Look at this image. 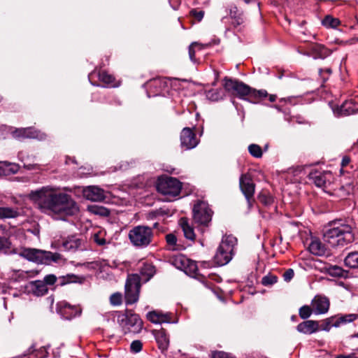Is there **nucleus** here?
Segmentation results:
<instances>
[{
	"label": "nucleus",
	"mask_w": 358,
	"mask_h": 358,
	"mask_svg": "<svg viewBox=\"0 0 358 358\" xmlns=\"http://www.w3.org/2000/svg\"><path fill=\"white\" fill-rule=\"evenodd\" d=\"M88 210L92 214L100 216L107 217L110 215V211L108 208L98 205L90 206Z\"/></svg>",
	"instance_id": "72a5a7b5"
},
{
	"label": "nucleus",
	"mask_w": 358,
	"mask_h": 358,
	"mask_svg": "<svg viewBox=\"0 0 358 358\" xmlns=\"http://www.w3.org/2000/svg\"><path fill=\"white\" fill-rule=\"evenodd\" d=\"M98 77L100 81L107 84L110 85L112 87H115V85L113 84L115 78L112 75L108 74L105 71H100L98 73Z\"/></svg>",
	"instance_id": "f704fd0d"
},
{
	"label": "nucleus",
	"mask_w": 358,
	"mask_h": 358,
	"mask_svg": "<svg viewBox=\"0 0 358 358\" xmlns=\"http://www.w3.org/2000/svg\"><path fill=\"white\" fill-rule=\"evenodd\" d=\"M324 241L334 248L344 246L355 240L353 227L348 224H340L326 230L323 234Z\"/></svg>",
	"instance_id": "f03ea898"
},
{
	"label": "nucleus",
	"mask_w": 358,
	"mask_h": 358,
	"mask_svg": "<svg viewBox=\"0 0 358 358\" xmlns=\"http://www.w3.org/2000/svg\"><path fill=\"white\" fill-rule=\"evenodd\" d=\"M213 211L204 201H198L193 208V220L198 225L208 226L211 222Z\"/></svg>",
	"instance_id": "1a4fd4ad"
},
{
	"label": "nucleus",
	"mask_w": 358,
	"mask_h": 358,
	"mask_svg": "<svg viewBox=\"0 0 358 358\" xmlns=\"http://www.w3.org/2000/svg\"><path fill=\"white\" fill-rule=\"evenodd\" d=\"M350 162V158L348 156H344L341 161V167L343 169L347 166Z\"/></svg>",
	"instance_id": "13d9d810"
},
{
	"label": "nucleus",
	"mask_w": 358,
	"mask_h": 358,
	"mask_svg": "<svg viewBox=\"0 0 358 358\" xmlns=\"http://www.w3.org/2000/svg\"><path fill=\"white\" fill-rule=\"evenodd\" d=\"M117 321L125 332L138 333L143 328V322L138 315L127 313L118 316Z\"/></svg>",
	"instance_id": "9d476101"
},
{
	"label": "nucleus",
	"mask_w": 358,
	"mask_h": 358,
	"mask_svg": "<svg viewBox=\"0 0 358 358\" xmlns=\"http://www.w3.org/2000/svg\"><path fill=\"white\" fill-rule=\"evenodd\" d=\"M275 99H276V96H275V95H273V94H272V95H270V96H269V101H270L271 102H273V101H275Z\"/></svg>",
	"instance_id": "e2e57ef3"
},
{
	"label": "nucleus",
	"mask_w": 358,
	"mask_h": 358,
	"mask_svg": "<svg viewBox=\"0 0 358 358\" xmlns=\"http://www.w3.org/2000/svg\"><path fill=\"white\" fill-rule=\"evenodd\" d=\"M199 143L196 134L189 127H185L180 133V145L185 150L195 148Z\"/></svg>",
	"instance_id": "f8f14e48"
},
{
	"label": "nucleus",
	"mask_w": 358,
	"mask_h": 358,
	"mask_svg": "<svg viewBox=\"0 0 358 358\" xmlns=\"http://www.w3.org/2000/svg\"><path fill=\"white\" fill-rule=\"evenodd\" d=\"M334 113L337 116H348L358 112V103L354 100L345 101L341 106L333 108Z\"/></svg>",
	"instance_id": "4468645a"
},
{
	"label": "nucleus",
	"mask_w": 358,
	"mask_h": 358,
	"mask_svg": "<svg viewBox=\"0 0 358 358\" xmlns=\"http://www.w3.org/2000/svg\"><path fill=\"white\" fill-rule=\"evenodd\" d=\"M237 239L232 235L224 236L214 256V262L217 266H224L232 259Z\"/></svg>",
	"instance_id": "39448f33"
},
{
	"label": "nucleus",
	"mask_w": 358,
	"mask_h": 358,
	"mask_svg": "<svg viewBox=\"0 0 358 358\" xmlns=\"http://www.w3.org/2000/svg\"><path fill=\"white\" fill-rule=\"evenodd\" d=\"M179 224L181 227L184 236L187 239L194 241L196 238L194 228L189 224V220L186 217H182L179 220Z\"/></svg>",
	"instance_id": "5701e85b"
},
{
	"label": "nucleus",
	"mask_w": 358,
	"mask_h": 358,
	"mask_svg": "<svg viewBox=\"0 0 358 358\" xmlns=\"http://www.w3.org/2000/svg\"><path fill=\"white\" fill-rule=\"evenodd\" d=\"M24 165V168L27 169V170H35V169H37L39 168V165L37 164H34V163H31V162H29V163H23Z\"/></svg>",
	"instance_id": "4d7b16f0"
},
{
	"label": "nucleus",
	"mask_w": 358,
	"mask_h": 358,
	"mask_svg": "<svg viewBox=\"0 0 358 358\" xmlns=\"http://www.w3.org/2000/svg\"><path fill=\"white\" fill-rule=\"evenodd\" d=\"M129 238L135 247L139 248H146L152 241V229L145 225L134 227L129 232Z\"/></svg>",
	"instance_id": "423d86ee"
},
{
	"label": "nucleus",
	"mask_w": 358,
	"mask_h": 358,
	"mask_svg": "<svg viewBox=\"0 0 358 358\" xmlns=\"http://www.w3.org/2000/svg\"><path fill=\"white\" fill-rule=\"evenodd\" d=\"M239 185L241 192L247 199L249 208H251L254 202L253 196L255 189V185L251 177L248 174H242L239 180Z\"/></svg>",
	"instance_id": "9b49d317"
},
{
	"label": "nucleus",
	"mask_w": 358,
	"mask_h": 358,
	"mask_svg": "<svg viewBox=\"0 0 358 358\" xmlns=\"http://www.w3.org/2000/svg\"><path fill=\"white\" fill-rule=\"evenodd\" d=\"M278 281L277 276L274 275H267L262 278V283L265 286L272 285Z\"/></svg>",
	"instance_id": "37998d69"
},
{
	"label": "nucleus",
	"mask_w": 358,
	"mask_h": 358,
	"mask_svg": "<svg viewBox=\"0 0 358 358\" xmlns=\"http://www.w3.org/2000/svg\"><path fill=\"white\" fill-rule=\"evenodd\" d=\"M356 336H357V337H358V334H357Z\"/></svg>",
	"instance_id": "69168bd1"
},
{
	"label": "nucleus",
	"mask_w": 358,
	"mask_h": 358,
	"mask_svg": "<svg viewBox=\"0 0 358 358\" xmlns=\"http://www.w3.org/2000/svg\"><path fill=\"white\" fill-rule=\"evenodd\" d=\"M206 96L211 101H217L224 98V93L222 89H214L208 90L206 92Z\"/></svg>",
	"instance_id": "473e14b6"
},
{
	"label": "nucleus",
	"mask_w": 358,
	"mask_h": 358,
	"mask_svg": "<svg viewBox=\"0 0 358 358\" xmlns=\"http://www.w3.org/2000/svg\"><path fill=\"white\" fill-rule=\"evenodd\" d=\"M18 255L28 261L43 264L57 262L62 259V256L59 253H53L35 248H22L18 252Z\"/></svg>",
	"instance_id": "20e7f679"
},
{
	"label": "nucleus",
	"mask_w": 358,
	"mask_h": 358,
	"mask_svg": "<svg viewBox=\"0 0 358 358\" xmlns=\"http://www.w3.org/2000/svg\"><path fill=\"white\" fill-rule=\"evenodd\" d=\"M190 14L194 16L199 21L201 20L204 15V12L202 10L197 11L196 10H192Z\"/></svg>",
	"instance_id": "6e6d98bb"
},
{
	"label": "nucleus",
	"mask_w": 358,
	"mask_h": 358,
	"mask_svg": "<svg viewBox=\"0 0 358 358\" xmlns=\"http://www.w3.org/2000/svg\"><path fill=\"white\" fill-rule=\"evenodd\" d=\"M296 329L301 333L311 334L319 331V322L313 320H306L299 324Z\"/></svg>",
	"instance_id": "6ab92c4d"
},
{
	"label": "nucleus",
	"mask_w": 358,
	"mask_h": 358,
	"mask_svg": "<svg viewBox=\"0 0 358 358\" xmlns=\"http://www.w3.org/2000/svg\"><path fill=\"white\" fill-rule=\"evenodd\" d=\"M155 273V268L153 265L149 263H144L140 268L139 277L141 279V282H147L149 281Z\"/></svg>",
	"instance_id": "4be33fe9"
},
{
	"label": "nucleus",
	"mask_w": 358,
	"mask_h": 358,
	"mask_svg": "<svg viewBox=\"0 0 358 358\" xmlns=\"http://www.w3.org/2000/svg\"><path fill=\"white\" fill-rule=\"evenodd\" d=\"M57 307L59 309L61 314H69L66 316V318H71L76 316L78 314V310L76 307L71 306L69 303L65 301L60 302L57 304Z\"/></svg>",
	"instance_id": "393cba45"
},
{
	"label": "nucleus",
	"mask_w": 358,
	"mask_h": 358,
	"mask_svg": "<svg viewBox=\"0 0 358 358\" xmlns=\"http://www.w3.org/2000/svg\"><path fill=\"white\" fill-rule=\"evenodd\" d=\"M344 262L349 268H358V251L350 252L345 257Z\"/></svg>",
	"instance_id": "c756f323"
},
{
	"label": "nucleus",
	"mask_w": 358,
	"mask_h": 358,
	"mask_svg": "<svg viewBox=\"0 0 358 358\" xmlns=\"http://www.w3.org/2000/svg\"><path fill=\"white\" fill-rule=\"evenodd\" d=\"M311 306L314 313L324 314L329 310V301L325 296H316L312 300Z\"/></svg>",
	"instance_id": "dca6fc26"
},
{
	"label": "nucleus",
	"mask_w": 358,
	"mask_h": 358,
	"mask_svg": "<svg viewBox=\"0 0 358 358\" xmlns=\"http://www.w3.org/2000/svg\"><path fill=\"white\" fill-rule=\"evenodd\" d=\"M56 280H57L56 276L55 275L50 274V275H46L44 278V281H43V282L44 283H45V285L47 286V285H52L55 284Z\"/></svg>",
	"instance_id": "864d4df0"
},
{
	"label": "nucleus",
	"mask_w": 358,
	"mask_h": 358,
	"mask_svg": "<svg viewBox=\"0 0 358 358\" xmlns=\"http://www.w3.org/2000/svg\"><path fill=\"white\" fill-rule=\"evenodd\" d=\"M357 41H358V38H357Z\"/></svg>",
	"instance_id": "338daca9"
},
{
	"label": "nucleus",
	"mask_w": 358,
	"mask_h": 358,
	"mask_svg": "<svg viewBox=\"0 0 358 358\" xmlns=\"http://www.w3.org/2000/svg\"><path fill=\"white\" fill-rule=\"evenodd\" d=\"M154 335L159 348L162 351L167 350L169 345V338L164 329L154 331Z\"/></svg>",
	"instance_id": "412c9836"
},
{
	"label": "nucleus",
	"mask_w": 358,
	"mask_h": 358,
	"mask_svg": "<svg viewBox=\"0 0 358 358\" xmlns=\"http://www.w3.org/2000/svg\"><path fill=\"white\" fill-rule=\"evenodd\" d=\"M294 273L293 269L289 268L286 270L283 273L284 280L286 282H289L294 277Z\"/></svg>",
	"instance_id": "5fc2aeb1"
},
{
	"label": "nucleus",
	"mask_w": 358,
	"mask_h": 358,
	"mask_svg": "<svg viewBox=\"0 0 358 358\" xmlns=\"http://www.w3.org/2000/svg\"><path fill=\"white\" fill-rule=\"evenodd\" d=\"M19 169L20 166L17 164L0 162V176L16 173Z\"/></svg>",
	"instance_id": "b1692460"
},
{
	"label": "nucleus",
	"mask_w": 358,
	"mask_h": 358,
	"mask_svg": "<svg viewBox=\"0 0 358 358\" xmlns=\"http://www.w3.org/2000/svg\"><path fill=\"white\" fill-rule=\"evenodd\" d=\"M333 318H329L322 322V323L319 324V330L327 331H329L332 326H334V323L332 324Z\"/></svg>",
	"instance_id": "49530a36"
},
{
	"label": "nucleus",
	"mask_w": 358,
	"mask_h": 358,
	"mask_svg": "<svg viewBox=\"0 0 358 358\" xmlns=\"http://www.w3.org/2000/svg\"><path fill=\"white\" fill-rule=\"evenodd\" d=\"M172 264L177 268L184 271L185 266L189 264V259L182 255H177L172 259Z\"/></svg>",
	"instance_id": "7c9ffc66"
},
{
	"label": "nucleus",
	"mask_w": 358,
	"mask_h": 358,
	"mask_svg": "<svg viewBox=\"0 0 358 358\" xmlns=\"http://www.w3.org/2000/svg\"><path fill=\"white\" fill-rule=\"evenodd\" d=\"M149 215L152 218L164 217V215H169V210L168 209L160 208L159 209L151 211Z\"/></svg>",
	"instance_id": "79ce46f5"
},
{
	"label": "nucleus",
	"mask_w": 358,
	"mask_h": 358,
	"mask_svg": "<svg viewBox=\"0 0 358 358\" xmlns=\"http://www.w3.org/2000/svg\"><path fill=\"white\" fill-rule=\"evenodd\" d=\"M83 196L92 201H101L105 199V191L98 186H88L83 191Z\"/></svg>",
	"instance_id": "2eb2a0df"
},
{
	"label": "nucleus",
	"mask_w": 358,
	"mask_h": 358,
	"mask_svg": "<svg viewBox=\"0 0 358 358\" xmlns=\"http://www.w3.org/2000/svg\"><path fill=\"white\" fill-rule=\"evenodd\" d=\"M166 241L169 250H179V245H177V238L173 234H169L166 236Z\"/></svg>",
	"instance_id": "e433bc0d"
},
{
	"label": "nucleus",
	"mask_w": 358,
	"mask_h": 358,
	"mask_svg": "<svg viewBox=\"0 0 358 358\" xmlns=\"http://www.w3.org/2000/svg\"><path fill=\"white\" fill-rule=\"evenodd\" d=\"M184 271L186 273H189V275L196 274L197 271L196 264L194 262L189 259V264L185 266Z\"/></svg>",
	"instance_id": "a18cd8bd"
},
{
	"label": "nucleus",
	"mask_w": 358,
	"mask_h": 358,
	"mask_svg": "<svg viewBox=\"0 0 358 358\" xmlns=\"http://www.w3.org/2000/svg\"><path fill=\"white\" fill-rule=\"evenodd\" d=\"M261 201L262 203H264L265 205H270L273 200L271 197H265V196H262L261 197Z\"/></svg>",
	"instance_id": "bf43d9fd"
},
{
	"label": "nucleus",
	"mask_w": 358,
	"mask_h": 358,
	"mask_svg": "<svg viewBox=\"0 0 358 358\" xmlns=\"http://www.w3.org/2000/svg\"><path fill=\"white\" fill-rule=\"evenodd\" d=\"M147 318L152 323L162 324L164 322H170L171 317L168 313H162L159 311H151L147 314Z\"/></svg>",
	"instance_id": "aec40b11"
},
{
	"label": "nucleus",
	"mask_w": 358,
	"mask_h": 358,
	"mask_svg": "<svg viewBox=\"0 0 358 358\" xmlns=\"http://www.w3.org/2000/svg\"><path fill=\"white\" fill-rule=\"evenodd\" d=\"M32 292L37 296H43L47 294L48 289L45 283L41 280H36L31 283Z\"/></svg>",
	"instance_id": "c85d7f7f"
},
{
	"label": "nucleus",
	"mask_w": 358,
	"mask_h": 358,
	"mask_svg": "<svg viewBox=\"0 0 358 358\" xmlns=\"http://www.w3.org/2000/svg\"><path fill=\"white\" fill-rule=\"evenodd\" d=\"M308 250L313 255L317 256L325 255L327 252L325 245L315 237H311Z\"/></svg>",
	"instance_id": "a211bd4d"
},
{
	"label": "nucleus",
	"mask_w": 358,
	"mask_h": 358,
	"mask_svg": "<svg viewBox=\"0 0 358 358\" xmlns=\"http://www.w3.org/2000/svg\"><path fill=\"white\" fill-rule=\"evenodd\" d=\"M10 242L7 236H0V250L10 248Z\"/></svg>",
	"instance_id": "603ef678"
},
{
	"label": "nucleus",
	"mask_w": 358,
	"mask_h": 358,
	"mask_svg": "<svg viewBox=\"0 0 358 358\" xmlns=\"http://www.w3.org/2000/svg\"><path fill=\"white\" fill-rule=\"evenodd\" d=\"M182 189V183L172 177H162L158 179L157 189L158 192L166 196V199L171 201L178 196Z\"/></svg>",
	"instance_id": "0eeeda50"
},
{
	"label": "nucleus",
	"mask_w": 358,
	"mask_h": 358,
	"mask_svg": "<svg viewBox=\"0 0 358 358\" xmlns=\"http://www.w3.org/2000/svg\"><path fill=\"white\" fill-rule=\"evenodd\" d=\"M250 154L256 158H260L262 156V150L259 145L257 144H251L248 146Z\"/></svg>",
	"instance_id": "4c0bfd02"
},
{
	"label": "nucleus",
	"mask_w": 358,
	"mask_h": 358,
	"mask_svg": "<svg viewBox=\"0 0 358 358\" xmlns=\"http://www.w3.org/2000/svg\"><path fill=\"white\" fill-rule=\"evenodd\" d=\"M110 303L113 306H120L122 303V295L120 292L113 293L110 296Z\"/></svg>",
	"instance_id": "ea45409f"
},
{
	"label": "nucleus",
	"mask_w": 358,
	"mask_h": 358,
	"mask_svg": "<svg viewBox=\"0 0 358 358\" xmlns=\"http://www.w3.org/2000/svg\"><path fill=\"white\" fill-rule=\"evenodd\" d=\"M94 241L100 246H103L107 243L106 238L102 236L101 232L96 233L93 236Z\"/></svg>",
	"instance_id": "8fccbe9b"
},
{
	"label": "nucleus",
	"mask_w": 358,
	"mask_h": 358,
	"mask_svg": "<svg viewBox=\"0 0 358 358\" xmlns=\"http://www.w3.org/2000/svg\"><path fill=\"white\" fill-rule=\"evenodd\" d=\"M157 226H158V223H157V222H156V223H155V224H153V227H154V228H157Z\"/></svg>",
	"instance_id": "0e129e2a"
},
{
	"label": "nucleus",
	"mask_w": 358,
	"mask_h": 358,
	"mask_svg": "<svg viewBox=\"0 0 358 358\" xmlns=\"http://www.w3.org/2000/svg\"><path fill=\"white\" fill-rule=\"evenodd\" d=\"M224 81V83L223 86L224 90L240 99L252 101L253 99L266 97L267 96L266 91L256 90L251 88L244 83L237 80L225 78Z\"/></svg>",
	"instance_id": "7ed1b4c3"
},
{
	"label": "nucleus",
	"mask_w": 358,
	"mask_h": 358,
	"mask_svg": "<svg viewBox=\"0 0 358 358\" xmlns=\"http://www.w3.org/2000/svg\"><path fill=\"white\" fill-rule=\"evenodd\" d=\"M32 196L39 200L41 208L58 215L62 219L76 215L79 208L71 196L65 193H56L50 187H43L31 192Z\"/></svg>",
	"instance_id": "f257e3e1"
},
{
	"label": "nucleus",
	"mask_w": 358,
	"mask_h": 358,
	"mask_svg": "<svg viewBox=\"0 0 358 358\" xmlns=\"http://www.w3.org/2000/svg\"><path fill=\"white\" fill-rule=\"evenodd\" d=\"M309 179L319 187L325 186L327 181L329 180L331 173L329 171H313L309 173Z\"/></svg>",
	"instance_id": "f3484780"
},
{
	"label": "nucleus",
	"mask_w": 358,
	"mask_h": 358,
	"mask_svg": "<svg viewBox=\"0 0 358 358\" xmlns=\"http://www.w3.org/2000/svg\"><path fill=\"white\" fill-rule=\"evenodd\" d=\"M18 158L23 163H29L34 162L35 156H34L33 155H29L26 152L22 151L19 152Z\"/></svg>",
	"instance_id": "a19ab883"
},
{
	"label": "nucleus",
	"mask_w": 358,
	"mask_h": 358,
	"mask_svg": "<svg viewBox=\"0 0 358 358\" xmlns=\"http://www.w3.org/2000/svg\"><path fill=\"white\" fill-rule=\"evenodd\" d=\"M196 47H199V49H201L203 45L199 44L197 42H193L189 46V59L193 62H196V59H195V48Z\"/></svg>",
	"instance_id": "c03bdc74"
},
{
	"label": "nucleus",
	"mask_w": 358,
	"mask_h": 358,
	"mask_svg": "<svg viewBox=\"0 0 358 358\" xmlns=\"http://www.w3.org/2000/svg\"><path fill=\"white\" fill-rule=\"evenodd\" d=\"M141 287V279L137 273L129 274L125 282L126 303L132 304L138 301Z\"/></svg>",
	"instance_id": "6e6552de"
},
{
	"label": "nucleus",
	"mask_w": 358,
	"mask_h": 358,
	"mask_svg": "<svg viewBox=\"0 0 358 358\" xmlns=\"http://www.w3.org/2000/svg\"><path fill=\"white\" fill-rule=\"evenodd\" d=\"M322 24L328 28H336L340 24L338 18L333 17L331 15H327L322 21Z\"/></svg>",
	"instance_id": "c9c22d12"
},
{
	"label": "nucleus",
	"mask_w": 358,
	"mask_h": 358,
	"mask_svg": "<svg viewBox=\"0 0 358 358\" xmlns=\"http://www.w3.org/2000/svg\"><path fill=\"white\" fill-rule=\"evenodd\" d=\"M324 72L327 73L328 75H330V74L331 73V69L330 68H325V69H320L319 70V73H320V74L321 76L322 75V73H323Z\"/></svg>",
	"instance_id": "052dcab7"
},
{
	"label": "nucleus",
	"mask_w": 358,
	"mask_h": 358,
	"mask_svg": "<svg viewBox=\"0 0 358 358\" xmlns=\"http://www.w3.org/2000/svg\"><path fill=\"white\" fill-rule=\"evenodd\" d=\"M19 215L17 208L0 206V219L1 220L15 218Z\"/></svg>",
	"instance_id": "bb28decb"
},
{
	"label": "nucleus",
	"mask_w": 358,
	"mask_h": 358,
	"mask_svg": "<svg viewBox=\"0 0 358 358\" xmlns=\"http://www.w3.org/2000/svg\"><path fill=\"white\" fill-rule=\"evenodd\" d=\"M335 358H356V357L355 356L354 354H350L348 355H340L336 357Z\"/></svg>",
	"instance_id": "680f3d73"
},
{
	"label": "nucleus",
	"mask_w": 358,
	"mask_h": 358,
	"mask_svg": "<svg viewBox=\"0 0 358 358\" xmlns=\"http://www.w3.org/2000/svg\"><path fill=\"white\" fill-rule=\"evenodd\" d=\"M13 135L15 138H36L40 141L44 140L46 138L45 133L33 127L17 129L13 132Z\"/></svg>",
	"instance_id": "ddd939ff"
},
{
	"label": "nucleus",
	"mask_w": 358,
	"mask_h": 358,
	"mask_svg": "<svg viewBox=\"0 0 358 358\" xmlns=\"http://www.w3.org/2000/svg\"><path fill=\"white\" fill-rule=\"evenodd\" d=\"M82 241L75 236H72L63 242L62 246L66 250H76L80 248Z\"/></svg>",
	"instance_id": "cd10ccee"
},
{
	"label": "nucleus",
	"mask_w": 358,
	"mask_h": 358,
	"mask_svg": "<svg viewBox=\"0 0 358 358\" xmlns=\"http://www.w3.org/2000/svg\"><path fill=\"white\" fill-rule=\"evenodd\" d=\"M358 318L357 314L341 315L334 323V327H338L341 324H346L355 321Z\"/></svg>",
	"instance_id": "2f4dec72"
},
{
	"label": "nucleus",
	"mask_w": 358,
	"mask_h": 358,
	"mask_svg": "<svg viewBox=\"0 0 358 358\" xmlns=\"http://www.w3.org/2000/svg\"><path fill=\"white\" fill-rule=\"evenodd\" d=\"M314 50L319 52L320 57H325L329 54L328 49L322 45H315L314 47Z\"/></svg>",
	"instance_id": "09e8293b"
},
{
	"label": "nucleus",
	"mask_w": 358,
	"mask_h": 358,
	"mask_svg": "<svg viewBox=\"0 0 358 358\" xmlns=\"http://www.w3.org/2000/svg\"><path fill=\"white\" fill-rule=\"evenodd\" d=\"M312 313H313L312 306H303L300 308L299 313L300 317L305 320L308 318L311 315Z\"/></svg>",
	"instance_id": "58836bf2"
},
{
	"label": "nucleus",
	"mask_w": 358,
	"mask_h": 358,
	"mask_svg": "<svg viewBox=\"0 0 358 358\" xmlns=\"http://www.w3.org/2000/svg\"><path fill=\"white\" fill-rule=\"evenodd\" d=\"M48 346H42L39 348H36L35 344H32L27 350V355H34L36 358H46L48 356Z\"/></svg>",
	"instance_id": "a878e982"
},
{
	"label": "nucleus",
	"mask_w": 358,
	"mask_h": 358,
	"mask_svg": "<svg viewBox=\"0 0 358 358\" xmlns=\"http://www.w3.org/2000/svg\"><path fill=\"white\" fill-rule=\"evenodd\" d=\"M143 343L139 340L134 341L130 345L131 351L134 353H138L142 350Z\"/></svg>",
	"instance_id": "3c124183"
},
{
	"label": "nucleus",
	"mask_w": 358,
	"mask_h": 358,
	"mask_svg": "<svg viewBox=\"0 0 358 358\" xmlns=\"http://www.w3.org/2000/svg\"><path fill=\"white\" fill-rule=\"evenodd\" d=\"M329 273L332 276L341 277L343 276V270L338 266H334L329 268Z\"/></svg>",
	"instance_id": "de8ad7c7"
}]
</instances>
